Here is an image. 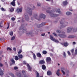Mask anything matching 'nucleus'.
Wrapping results in <instances>:
<instances>
[{"mask_svg": "<svg viewBox=\"0 0 77 77\" xmlns=\"http://www.w3.org/2000/svg\"><path fill=\"white\" fill-rule=\"evenodd\" d=\"M45 17H46V16L43 14H41L40 15L39 18H38L37 14H35L34 16V17L35 18V19L38 20V21L41 20V18H43L44 19L45 18Z\"/></svg>", "mask_w": 77, "mask_h": 77, "instance_id": "1", "label": "nucleus"}, {"mask_svg": "<svg viewBox=\"0 0 77 77\" xmlns=\"http://www.w3.org/2000/svg\"><path fill=\"white\" fill-rule=\"evenodd\" d=\"M60 24H61V26L60 27V29L63 27H64L66 26L68 23L65 22V19H62L61 20L60 22Z\"/></svg>", "mask_w": 77, "mask_h": 77, "instance_id": "2", "label": "nucleus"}, {"mask_svg": "<svg viewBox=\"0 0 77 77\" xmlns=\"http://www.w3.org/2000/svg\"><path fill=\"white\" fill-rule=\"evenodd\" d=\"M24 25H23L21 26L19 28V30H22L23 32H26V28L25 27H24Z\"/></svg>", "mask_w": 77, "mask_h": 77, "instance_id": "3", "label": "nucleus"}, {"mask_svg": "<svg viewBox=\"0 0 77 77\" xmlns=\"http://www.w3.org/2000/svg\"><path fill=\"white\" fill-rule=\"evenodd\" d=\"M50 39L55 42H56L57 43H58L59 42L57 39H55L54 38H53V36L52 35L50 36Z\"/></svg>", "mask_w": 77, "mask_h": 77, "instance_id": "4", "label": "nucleus"}, {"mask_svg": "<svg viewBox=\"0 0 77 77\" xmlns=\"http://www.w3.org/2000/svg\"><path fill=\"white\" fill-rule=\"evenodd\" d=\"M46 60L48 64H50L51 63V58L50 57H47L46 58Z\"/></svg>", "mask_w": 77, "mask_h": 77, "instance_id": "5", "label": "nucleus"}, {"mask_svg": "<svg viewBox=\"0 0 77 77\" xmlns=\"http://www.w3.org/2000/svg\"><path fill=\"white\" fill-rule=\"evenodd\" d=\"M58 36L60 37L61 38H64L66 37V35H65V32H64L63 33V34H58Z\"/></svg>", "mask_w": 77, "mask_h": 77, "instance_id": "6", "label": "nucleus"}, {"mask_svg": "<svg viewBox=\"0 0 77 77\" xmlns=\"http://www.w3.org/2000/svg\"><path fill=\"white\" fill-rule=\"evenodd\" d=\"M45 23L43 22L40 25H37V26L38 28H39L40 27H42V26H44L45 25Z\"/></svg>", "mask_w": 77, "mask_h": 77, "instance_id": "7", "label": "nucleus"}, {"mask_svg": "<svg viewBox=\"0 0 77 77\" xmlns=\"http://www.w3.org/2000/svg\"><path fill=\"white\" fill-rule=\"evenodd\" d=\"M61 45H64L65 47H67L69 45V44L67 42H65L63 44L61 43Z\"/></svg>", "mask_w": 77, "mask_h": 77, "instance_id": "8", "label": "nucleus"}, {"mask_svg": "<svg viewBox=\"0 0 77 77\" xmlns=\"http://www.w3.org/2000/svg\"><path fill=\"white\" fill-rule=\"evenodd\" d=\"M59 15V14H51V17H58Z\"/></svg>", "mask_w": 77, "mask_h": 77, "instance_id": "9", "label": "nucleus"}, {"mask_svg": "<svg viewBox=\"0 0 77 77\" xmlns=\"http://www.w3.org/2000/svg\"><path fill=\"white\" fill-rule=\"evenodd\" d=\"M16 74L17 75V77H21V73L20 72L16 73Z\"/></svg>", "mask_w": 77, "mask_h": 77, "instance_id": "10", "label": "nucleus"}, {"mask_svg": "<svg viewBox=\"0 0 77 77\" xmlns=\"http://www.w3.org/2000/svg\"><path fill=\"white\" fill-rule=\"evenodd\" d=\"M72 28H71V27H68L67 30V32L68 33L71 32V31L72 30Z\"/></svg>", "mask_w": 77, "mask_h": 77, "instance_id": "11", "label": "nucleus"}, {"mask_svg": "<svg viewBox=\"0 0 77 77\" xmlns=\"http://www.w3.org/2000/svg\"><path fill=\"white\" fill-rule=\"evenodd\" d=\"M63 6H66L68 5V1L67 0L63 2Z\"/></svg>", "mask_w": 77, "mask_h": 77, "instance_id": "12", "label": "nucleus"}, {"mask_svg": "<svg viewBox=\"0 0 77 77\" xmlns=\"http://www.w3.org/2000/svg\"><path fill=\"white\" fill-rule=\"evenodd\" d=\"M27 66L28 68V70L29 71H31V69H32V67L30 66V65L29 64H27Z\"/></svg>", "mask_w": 77, "mask_h": 77, "instance_id": "13", "label": "nucleus"}, {"mask_svg": "<svg viewBox=\"0 0 77 77\" xmlns=\"http://www.w3.org/2000/svg\"><path fill=\"white\" fill-rule=\"evenodd\" d=\"M29 14L30 15H32V11L30 8H29Z\"/></svg>", "mask_w": 77, "mask_h": 77, "instance_id": "14", "label": "nucleus"}, {"mask_svg": "<svg viewBox=\"0 0 77 77\" xmlns=\"http://www.w3.org/2000/svg\"><path fill=\"white\" fill-rule=\"evenodd\" d=\"M39 64L41 65L42 64H44L45 63V61L44 60H41L39 62Z\"/></svg>", "mask_w": 77, "mask_h": 77, "instance_id": "15", "label": "nucleus"}, {"mask_svg": "<svg viewBox=\"0 0 77 77\" xmlns=\"http://www.w3.org/2000/svg\"><path fill=\"white\" fill-rule=\"evenodd\" d=\"M25 19L26 21H28L29 20V16H28V15H27L25 16Z\"/></svg>", "mask_w": 77, "mask_h": 77, "instance_id": "16", "label": "nucleus"}, {"mask_svg": "<svg viewBox=\"0 0 77 77\" xmlns=\"http://www.w3.org/2000/svg\"><path fill=\"white\" fill-rule=\"evenodd\" d=\"M47 74L48 75H51L52 74V73H51L50 71H48L47 72Z\"/></svg>", "mask_w": 77, "mask_h": 77, "instance_id": "17", "label": "nucleus"}, {"mask_svg": "<svg viewBox=\"0 0 77 77\" xmlns=\"http://www.w3.org/2000/svg\"><path fill=\"white\" fill-rule=\"evenodd\" d=\"M60 69H58L57 70V72H56V74L58 76H59L60 75Z\"/></svg>", "mask_w": 77, "mask_h": 77, "instance_id": "18", "label": "nucleus"}, {"mask_svg": "<svg viewBox=\"0 0 77 77\" xmlns=\"http://www.w3.org/2000/svg\"><path fill=\"white\" fill-rule=\"evenodd\" d=\"M23 10V8H18L17 9V11H19L20 12H22V10Z\"/></svg>", "mask_w": 77, "mask_h": 77, "instance_id": "19", "label": "nucleus"}, {"mask_svg": "<svg viewBox=\"0 0 77 77\" xmlns=\"http://www.w3.org/2000/svg\"><path fill=\"white\" fill-rule=\"evenodd\" d=\"M42 69H43V70H45V69H46V66L44 65H43L42 66Z\"/></svg>", "mask_w": 77, "mask_h": 77, "instance_id": "20", "label": "nucleus"}, {"mask_svg": "<svg viewBox=\"0 0 77 77\" xmlns=\"http://www.w3.org/2000/svg\"><path fill=\"white\" fill-rule=\"evenodd\" d=\"M75 37V35H70L68 37V38H74Z\"/></svg>", "mask_w": 77, "mask_h": 77, "instance_id": "21", "label": "nucleus"}, {"mask_svg": "<svg viewBox=\"0 0 77 77\" xmlns=\"http://www.w3.org/2000/svg\"><path fill=\"white\" fill-rule=\"evenodd\" d=\"M3 72V70L0 68V75H2L4 74Z\"/></svg>", "mask_w": 77, "mask_h": 77, "instance_id": "22", "label": "nucleus"}, {"mask_svg": "<svg viewBox=\"0 0 77 77\" xmlns=\"http://www.w3.org/2000/svg\"><path fill=\"white\" fill-rule=\"evenodd\" d=\"M18 56L20 59H23V55L22 54H19L18 55Z\"/></svg>", "mask_w": 77, "mask_h": 77, "instance_id": "23", "label": "nucleus"}, {"mask_svg": "<svg viewBox=\"0 0 77 77\" xmlns=\"http://www.w3.org/2000/svg\"><path fill=\"white\" fill-rule=\"evenodd\" d=\"M11 5L13 6H15V3L14 1H12L11 3Z\"/></svg>", "mask_w": 77, "mask_h": 77, "instance_id": "24", "label": "nucleus"}, {"mask_svg": "<svg viewBox=\"0 0 77 77\" xmlns=\"http://www.w3.org/2000/svg\"><path fill=\"white\" fill-rule=\"evenodd\" d=\"M55 11H56V12H58V13H60V9H57L56 8H55Z\"/></svg>", "mask_w": 77, "mask_h": 77, "instance_id": "25", "label": "nucleus"}, {"mask_svg": "<svg viewBox=\"0 0 77 77\" xmlns=\"http://www.w3.org/2000/svg\"><path fill=\"white\" fill-rule=\"evenodd\" d=\"M37 57H41L42 56L41 54L39 53H37Z\"/></svg>", "mask_w": 77, "mask_h": 77, "instance_id": "26", "label": "nucleus"}, {"mask_svg": "<svg viewBox=\"0 0 77 77\" xmlns=\"http://www.w3.org/2000/svg\"><path fill=\"white\" fill-rule=\"evenodd\" d=\"M11 62H12L13 64H14L15 63V62L14 60V59H12L11 60Z\"/></svg>", "mask_w": 77, "mask_h": 77, "instance_id": "27", "label": "nucleus"}, {"mask_svg": "<svg viewBox=\"0 0 77 77\" xmlns=\"http://www.w3.org/2000/svg\"><path fill=\"white\" fill-rule=\"evenodd\" d=\"M72 13L69 12H67L66 13V15H72Z\"/></svg>", "mask_w": 77, "mask_h": 77, "instance_id": "28", "label": "nucleus"}, {"mask_svg": "<svg viewBox=\"0 0 77 77\" xmlns=\"http://www.w3.org/2000/svg\"><path fill=\"white\" fill-rule=\"evenodd\" d=\"M0 9H1V11H3L4 12L6 11V10L5 9H4V8H1Z\"/></svg>", "mask_w": 77, "mask_h": 77, "instance_id": "29", "label": "nucleus"}, {"mask_svg": "<svg viewBox=\"0 0 77 77\" xmlns=\"http://www.w3.org/2000/svg\"><path fill=\"white\" fill-rule=\"evenodd\" d=\"M9 9L10 10V12H13L14 11V8H9Z\"/></svg>", "mask_w": 77, "mask_h": 77, "instance_id": "30", "label": "nucleus"}, {"mask_svg": "<svg viewBox=\"0 0 77 77\" xmlns=\"http://www.w3.org/2000/svg\"><path fill=\"white\" fill-rule=\"evenodd\" d=\"M14 59L16 60H18L19 59V58L17 56H15L14 57Z\"/></svg>", "mask_w": 77, "mask_h": 77, "instance_id": "31", "label": "nucleus"}, {"mask_svg": "<svg viewBox=\"0 0 77 77\" xmlns=\"http://www.w3.org/2000/svg\"><path fill=\"white\" fill-rule=\"evenodd\" d=\"M42 53L43 54H46L47 52L46 51H43Z\"/></svg>", "mask_w": 77, "mask_h": 77, "instance_id": "32", "label": "nucleus"}, {"mask_svg": "<svg viewBox=\"0 0 77 77\" xmlns=\"http://www.w3.org/2000/svg\"><path fill=\"white\" fill-rule=\"evenodd\" d=\"M47 13H49V14H51L52 13V11H50V10H47L46 11Z\"/></svg>", "mask_w": 77, "mask_h": 77, "instance_id": "33", "label": "nucleus"}, {"mask_svg": "<svg viewBox=\"0 0 77 77\" xmlns=\"http://www.w3.org/2000/svg\"><path fill=\"white\" fill-rule=\"evenodd\" d=\"M22 72L23 75H25V74H26V72L24 70H22Z\"/></svg>", "mask_w": 77, "mask_h": 77, "instance_id": "34", "label": "nucleus"}, {"mask_svg": "<svg viewBox=\"0 0 77 77\" xmlns=\"http://www.w3.org/2000/svg\"><path fill=\"white\" fill-rule=\"evenodd\" d=\"M33 57L34 59H35H35H36V55H35V54L34 53L33 54Z\"/></svg>", "mask_w": 77, "mask_h": 77, "instance_id": "35", "label": "nucleus"}, {"mask_svg": "<svg viewBox=\"0 0 77 77\" xmlns=\"http://www.w3.org/2000/svg\"><path fill=\"white\" fill-rule=\"evenodd\" d=\"M26 34L28 35H32V32H31L29 33H26Z\"/></svg>", "mask_w": 77, "mask_h": 77, "instance_id": "36", "label": "nucleus"}, {"mask_svg": "<svg viewBox=\"0 0 77 77\" xmlns=\"http://www.w3.org/2000/svg\"><path fill=\"white\" fill-rule=\"evenodd\" d=\"M10 75L12 77H15V76H14V74H12V73H10Z\"/></svg>", "mask_w": 77, "mask_h": 77, "instance_id": "37", "label": "nucleus"}, {"mask_svg": "<svg viewBox=\"0 0 77 77\" xmlns=\"http://www.w3.org/2000/svg\"><path fill=\"white\" fill-rule=\"evenodd\" d=\"M15 37L14 36H13L11 38V41L14 40V39H15Z\"/></svg>", "mask_w": 77, "mask_h": 77, "instance_id": "38", "label": "nucleus"}, {"mask_svg": "<svg viewBox=\"0 0 77 77\" xmlns=\"http://www.w3.org/2000/svg\"><path fill=\"white\" fill-rule=\"evenodd\" d=\"M36 77H39V74L38 72H37L36 73Z\"/></svg>", "mask_w": 77, "mask_h": 77, "instance_id": "39", "label": "nucleus"}, {"mask_svg": "<svg viewBox=\"0 0 77 77\" xmlns=\"http://www.w3.org/2000/svg\"><path fill=\"white\" fill-rule=\"evenodd\" d=\"M13 34H14V32H11L10 33V35L11 36H12L13 35Z\"/></svg>", "mask_w": 77, "mask_h": 77, "instance_id": "40", "label": "nucleus"}, {"mask_svg": "<svg viewBox=\"0 0 77 77\" xmlns=\"http://www.w3.org/2000/svg\"><path fill=\"white\" fill-rule=\"evenodd\" d=\"M3 24L2 23V21L0 23V27H2Z\"/></svg>", "mask_w": 77, "mask_h": 77, "instance_id": "41", "label": "nucleus"}, {"mask_svg": "<svg viewBox=\"0 0 77 77\" xmlns=\"http://www.w3.org/2000/svg\"><path fill=\"white\" fill-rule=\"evenodd\" d=\"M22 52V51L21 50H20L18 52V54H20Z\"/></svg>", "mask_w": 77, "mask_h": 77, "instance_id": "42", "label": "nucleus"}, {"mask_svg": "<svg viewBox=\"0 0 77 77\" xmlns=\"http://www.w3.org/2000/svg\"><path fill=\"white\" fill-rule=\"evenodd\" d=\"M57 33H60L61 32V31H60V30H57Z\"/></svg>", "mask_w": 77, "mask_h": 77, "instance_id": "43", "label": "nucleus"}, {"mask_svg": "<svg viewBox=\"0 0 77 77\" xmlns=\"http://www.w3.org/2000/svg\"><path fill=\"white\" fill-rule=\"evenodd\" d=\"M61 72L63 73V75H65V72L63 70H61Z\"/></svg>", "mask_w": 77, "mask_h": 77, "instance_id": "44", "label": "nucleus"}, {"mask_svg": "<svg viewBox=\"0 0 77 77\" xmlns=\"http://www.w3.org/2000/svg\"><path fill=\"white\" fill-rule=\"evenodd\" d=\"M11 20L12 21H15V18L14 17H12L11 18Z\"/></svg>", "mask_w": 77, "mask_h": 77, "instance_id": "45", "label": "nucleus"}, {"mask_svg": "<svg viewBox=\"0 0 77 77\" xmlns=\"http://www.w3.org/2000/svg\"><path fill=\"white\" fill-rule=\"evenodd\" d=\"M53 35H54V36H55L57 37V34H56V33H53Z\"/></svg>", "mask_w": 77, "mask_h": 77, "instance_id": "46", "label": "nucleus"}, {"mask_svg": "<svg viewBox=\"0 0 77 77\" xmlns=\"http://www.w3.org/2000/svg\"><path fill=\"white\" fill-rule=\"evenodd\" d=\"M75 54H77V49L75 50Z\"/></svg>", "mask_w": 77, "mask_h": 77, "instance_id": "47", "label": "nucleus"}, {"mask_svg": "<svg viewBox=\"0 0 77 77\" xmlns=\"http://www.w3.org/2000/svg\"><path fill=\"white\" fill-rule=\"evenodd\" d=\"M63 56L65 57H66V54H65V52H64V54H63Z\"/></svg>", "mask_w": 77, "mask_h": 77, "instance_id": "48", "label": "nucleus"}, {"mask_svg": "<svg viewBox=\"0 0 77 77\" xmlns=\"http://www.w3.org/2000/svg\"><path fill=\"white\" fill-rule=\"evenodd\" d=\"M74 49H72V50H71V52L72 54H73V53H74Z\"/></svg>", "mask_w": 77, "mask_h": 77, "instance_id": "49", "label": "nucleus"}, {"mask_svg": "<svg viewBox=\"0 0 77 77\" xmlns=\"http://www.w3.org/2000/svg\"><path fill=\"white\" fill-rule=\"evenodd\" d=\"M7 50H11V48H8L7 49Z\"/></svg>", "mask_w": 77, "mask_h": 77, "instance_id": "50", "label": "nucleus"}, {"mask_svg": "<svg viewBox=\"0 0 77 77\" xmlns=\"http://www.w3.org/2000/svg\"><path fill=\"white\" fill-rule=\"evenodd\" d=\"M37 5L38 6H41V4L37 3Z\"/></svg>", "mask_w": 77, "mask_h": 77, "instance_id": "51", "label": "nucleus"}, {"mask_svg": "<svg viewBox=\"0 0 77 77\" xmlns=\"http://www.w3.org/2000/svg\"><path fill=\"white\" fill-rule=\"evenodd\" d=\"M67 53L69 55H70V54H71V53L69 52V51H68Z\"/></svg>", "mask_w": 77, "mask_h": 77, "instance_id": "52", "label": "nucleus"}, {"mask_svg": "<svg viewBox=\"0 0 77 77\" xmlns=\"http://www.w3.org/2000/svg\"><path fill=\"white\" fill-rule=\"evenodd\" d=\"M18 69V67H14V69Z\"/></svg>", "mask_w": 77, "mask_h": 77, "instance_id": "53", "label": "nucleus"}, {"mask_svg": "<svg viewBox=\"0 0 77 77\" xmlns=\"http://www.w3.org/2000/svg\"><path fill=\"white\" fill-rule=\"evenodd\" d=\"M46 1H47L48 2L49 1H51V2H53V0H46Z\"/></svg>", "mask_w": 77, "mask_h": 77, "instance_id": "54", "label": "nucleus"}, {"mask_svg": "<svg viewBox=\"0 0 77 77\" xmlns=\"http://www.w3.org/2000/svg\"><path fill=\"white\" fill-rule=\"evenodd\" d=\"M0 66L1 67H2V66H3V64L2 63H0Z\"/></svg>", "mask_w": 77, "mask_h": 77, "instance_id": "55", "label": "nucleus"}, {"mask_svg": "<svg viewBox=\"0 0 77 77\" xmlns=\"http://www.w3.org/2000/svg\"><path fill=\"white\" fill-rule=\"evenodd\" d=\"M50 56H53V54L52 53H51L50 54Z\"/></svg>", "mask_w": 77, "mask_h": 77, "instance_id": "56", "label": "nucleus"}, {"mask_svg": "<svg viewBox=\"0 0 77 77\" xmlns=\"http://www.w3.org/2000/svg\"><path fill=\"white\" fill-rule=\"evenodd\" d=\"M13 50H14V51H16V48H13Z\"/></svg>", "mask_w": 77, "mask_h": 77, "instance_id": "57", "label": "nucleus"}, {"mask_svg": "<svg viewBox=\"0 0 77 77\" xmlns=\"http://www.w3.org/2000/svg\"><path fill=\"white\" fill-rule=\"evenodd\" d=\"M42 36H44L45 35V33L42 34H41Z\"/></svg>", "mask_w": 77, "mask_h": 77, "instance_id": "58", "label": "nucleus"}, {"mask_svg": "<svg viewBox=\"0 0 77 77\" xmlns=\"http://www.w3.org/2000/svg\"><path fill=\"white\" fill-rule=\"evenodd\" d=\"M9 23H8V26L7 28V29H9Z\"/></svg>", "mask_w": 77, "mask_h": 77, "instance_id": "59", "label": "nucleus"}, {"mask_svg": "<svg viewBox=\"0 0 77 77\" xmlns=\"http://www.w3.org/2000/svg\"><path fill=\"white\" fill-rule=\"evenodd\" d=\"M65 69L63 68V67H62L61 68V70H64Z\"/></svg>", "mask_w": 77, "mask_h": 77, "instance_id": "60", "label": "nucleus"}, {"mask_svg": "<svg viewBox=\"0 0 77 77\" xmlns=\"http://www.w3.org/2000/svg\"><path fill=\"white\" fill-rule=\"evenodd\" d=\"M73 44H75V42H73Z\"/></svg>", "mask_w": 77, "mask_h": 77, "instance_id": "61", "label": "nucleus"}, {"mask_svg": "<svg viewBox=\"0 0 77 77\" xmlns=\"http://www.w3.org/2000/svg\"><path fill=\"white\" fill-rule=\"evenodd\" d=\"M17 3H18V5H20V2H18Z\"/></svg>", "mask_w": 77, "mask_h": 77, "instance_id": "62", "label": "nucleus"}, {"mask_svg": "<svg viewBox=\"0 0 77 77\" xmlns=\"http://www.w3.org/2000/svg\"><path fill=\"white\" fill-rule=\"evenodd\" d=\"M2 41V39L0 38V41Z\"/></svg>", "mask_w": 77, "mask_h": 77, "instance_id": "63", "label": "nucleus"}, {"mask_svg": "<svg viewBox=\"0 0 77 77\" xmlns=\"http://www.w3.org/2000/svg\"><path fill=\"white\" fill-rule=\"evenodd\" d=\"M24 77H28V76L27 75L25 76Z\"/></svg>", "mask_w": 77, "mask_h": 77, "instance_id": "64", "label": "nucleus"}]
</instances>
